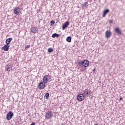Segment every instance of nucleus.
<instances>
[{
  "mask_svg": "<svg viewBox=\"0 0 125 125\" xmlns=\"http://www.w3.org/2000/svg\"><path fill=\"white\" fill-rule=\"evenodd\" d=\"M78 66H79V68L82 66L84 67H88V66H89V61L84 60L83 62H78Z\"/></svg>",
  "mask_w": 125,
  "mask_h": 125,
  "instance_id": "f257e3e1",
  "label": "nucleus"
},
{
  "mask_svg": "<svg viewBox=\"0 0 125 125\" xmlns=\"http://www.w3.org/2000/svg\"><path fill=\"white\" fill-rule=\"evenodd\" d=\"M50 80V75L49 74L47 75H44L42 79V82L45 83H47Z\"/></svg>",
  "mask_w": 125,
  "mask_h": 125,
  "instance_id": "f03ea898",
  "label": "nucleus"
},
{
  "mask_svg": "<svg viewBox=\"0 0 125 125\" xmlns=\"http://www.w3.org/2000/svg\"><path fill=\"white\" fill-rule=\"evenodd\" d=\"M45 118L47 120H49V119H51L52 117H53V113L51 111H48L45 113Z\"/></svg>",
  "mask_w": 125,
  "mask_h": 125,
  "instance_id": "7ed1b4c3",
  "label": "nucleus"
},
{
  "mask_svg": "<svg viewBox=\"0 0 125 125\" xmlns=\"http://www.w3.org/2000/svg\"><path fill=\"white\" fill-rule=\"evenodd\" d=\"M13 116H14V114L13 113V112H12V111H9L7 113L6 116V119L7 121H10V120L12 119V117H13Z\"/></svg>",
  "mask_w": 125,
  "mask_h": 125,
  "instance_id": "20e7f679",
  "label": "nucleus"
},
{
  "mask_svg": "<svg viewBox=\"0 0 125 125\" xmlns=\"http://www.w3.org/2000/svg\"><path fill=\"white\" fill-rule=\"evenodd\" d=\"M77 100L78 101H83L84 100V95L83 94H80L77 96Z\"/></svg>",
  "mask_w": 125,
  "mask_h": 125,
  "instance_id": "39448f33",
  "label": "nucleus"
},
{
  "mask_svg": "<svg viewBox=\"0 0 125 125\" xmlns=\"http://www.w3.org/2000/svg\"><path fill=\"white\" fill-rule=\"evenodd\" d=\"M45 83L43 82H42L38 84V87L39 89H44V88L45 87Z\"/></svg>",
  "mask_w": 125,
  "mask_h": 125,
  "instance_id": "423d86ee",
  "label": "nucleus"
},
{
  "mask_svg": "<svg viewBox=\"0 0 125 125\" xmlns=\"http://www.w3.org/2000/svg\"><path fill=\"white\" fill-rule=\"evenodd\" d=\"M69 25H70V22H69V21H66L62 24V29L65 30V29H66V28H67L68 27V26H69Z\"/></svg>",
  "mask_w": 125,
  "mask_h": 125,
  "instance_id": "0eeeda50",
  "label": "nucleus"
},
{
  "mask_svg": "<svg viewBox=\"0 0 125 125\" xmlns=\"http://www.w3.org/2000/svg\"><path fill=\"white\" fill-rule=\"evenodd\" d=\"M14 13L16 15H18L20 13V8L16 7L14 9Z\"/></svg>",
  "mask_w": 125,
  "mask_h": 125,
  "instance_id": "6e6552de",
  "label": "nucleus"
},
{
  "mask_svg": "<svg viewBox=\"0 0 125 125\" xmlns=\"http://www.w3.org/2000/svg\"><path fill=\"white\" fill-rule=\"evenodd\" d=\"M10 46L8 45H4L3 47H2V49H3L4 51H8L9 50Z\"/></svg>",
  "mask_w": 125,
  "mask_h": 125,
  "instance_id": "1a4fd4ad",
  "label": "nucleus"
},
{
  "mask_svg": "<svg viewBox=\"0 0 125 125\" xmlns=\"http://www.w3.org/2000/svg\"><path fill=\"white\" fill-rule=\"evenodd\" d=\"M110 36H112V33H111V31L107 30L105 32V36L108 39L110 38Z\"/></svg>",
  "mask_w": 125,
  "mask_h": 125,
  "instance_id": "9d476101",
  "label": "nucleus"
},
{
  "mask_svg": "<svg viewBox=\"0 0 125 125\" xmlns=\"http://www.w3.org/2000/svg\"><path fill=\"white\" fill-rule=\"evenodd\" d=\"M12 41V38H8L6 40V41H5L6 44L7 45H9Z\"/></svg>",
  "mask_w": 125,
  "mask_h": 125,
  "instance_id": "9b49d317",
  "label": "nucleus"
},
{
  "mask_svg": "<svg viewBox=\"0 0 125 125\" xmlns=\"http://www.w3.org/2000/svg\"><path fill=\"white\" fill-rule=\"evenodd\" d=\"M6 71H8V72H10V71L12 70V66L10 64H8L6 67Z\"/></svg>",
  "mask_w": 125,
  "mask_h": 125,
  "instance_id": "f8f14e48",
  "label": "nucleus"
},
{
  "mask_svg": "<svg viewBox=\"0 0 125 125\" xmlns=\"http://www.w3.org/2000/svg\"><path fill=\"white\" fill-rule=\"evenodd\" d=\"M38 31V27H32L31 28V31L32 33H34V34H36L37 33V31Z\"/></svg>",
  "mask_w": 125,
  "mask_h": 125,
  "instance_id": "ddd939ff",
  "label": "nucleus"
},
{
  "mask_svg": "<svg viewBox=\"0 0 125 125\" xmlns=\"http://www.w3.org/2000/svg\"><path fill=\"white\" fill-rule=\"evenodd\" d=\"M109 12H110V9H107L106 10H105L104 13H103V17H105L107 13H109Z\"/></svg>",
  "mask_w": 125,
  "mask_h": 125,
  "instance_id": "4468645a",
  "label": "nucleus"
},
{
  "mask_svg": "<svg viewBox=\"0 0 125 125\" xmlns=\"http://www.w3.org/2000/svg\"><path fill=\"white\" fill-rule=\"evenodd\" d=\"M115 31L117 33H118V35H122V31H121V30H120V28H117L115 29Z\"/></svg>",
  "mask_w": 125,
  "mask_h": 125,
  "instance_id": "2eb2a0df",
  "label": "nucleus"
},
{
  "mask_svg": "<svg viewBox=\"0 0 125 125\" xmlns=\"http://www.w3.org/2000/svg\"><path fill=\"white\" fill-rule=\"evenodd\" d=\"M60 37V35L57 34V33H54L52 35V38H58Z\"/></svg>",
  "mask_w": 125,
  "mask_h": 125,
  "instance_id": "dca6fc26",
  "label": "nucleus"
},
{
  "mask_svg": "<svg viewBox=\"0 0 125 125\" xmlns=\"http://www.w3.org/2000/svg\"><path fill=\"white\" fill-rule=\"evenodd\" d=\"M66 42H72V37L68 36L66 38Z\"/></svg>",
  "mask_w": 125,
  "mask_h": 125,
  "instance_id": "f3484780",
  "label": "nucleus"
},
{
  "mask_svg": "<svg viewBox=\"0 0 125 125\" xmlns=\"http://www.w3.org/2000/svg\"><path fill=\"white\" fill-rule=\"evenodd\" d=\"M44 98H45V99H48V98H49V93H46L44 97Z\"/></svg>",
  "mask_w": 125,
  "mask_h": 125,
  "instance_id": "a211bd4d",
  "label": "nucleus"
},
{
  "mask_svg": "<svg viewBox=\"0 0 125 125\" xmlns=\"http://www.w3.org/2000/svg\"><path fill=\"white\" fill-rule=\"evenodd\" d=\"M86 93H87V96L88 95H90V94H91V91H90V90H89V89H87V92H86Z\"/></svg>",
  "mask_w": 125,
  "mask_h": 125,
  "instance_id": "6ab92c4d",
  "label": "nucleus"
},
{
  "mask_svg": "<svg viewBox=\"0 0 125 125\" xmlns=\"http://www.w3.org/2000/svg\"><path fill=\"white\" fill-rule=\"evenodd\" d=\"M48 52H52L53 51V49L51 47L49 48L48 49Z\"/></svg>",
  "mask_w": 125,
  "mask_h": 125,
  "instance_id": "aec40b11",
  "label": "nucleus"
},
{
  "mask_svg": "<svg viewBox=\"0 0 125 125\" xmlns=\"http://www.w3.org/2000/svg\"><path fill=\"white\" fill-rule=\"evenodd\" d=\"M86 70V68L85 67H83L80 71H81L82 72H84V71Z\"/></svg>",
  "mask_w": 125,
  "mask_h": 125,
  "instance_id": "412c9836",
  "label": "nucleus"
},
{
  "mask_svg": "<svg viewBox=\"0 0 125 125\" xmlns=\"http://www.w3.org/2000/svg\"><path fill=\"white\" fill-rule=\"evenodd\" d=\"M87 3H88L87 2H85L83 3V7H86V5H87Z\"/></svg>",
  "mask_w": 125,
  "mask_h": 125,
  "instance_id": "4be33fe9",
  "label": "nucleus"
},
{
  "mask_svg": "<svg viewBox=\"0 0 125 125\" xmlns=\"http://www.w3.org/2000/svg\"><path fill=\"white\" fill-rule=\"evenodd\" d=\"M50 23H51V25H54V24L55 23V21H50Z\"/></svg>",
  "mask_w": 125,
  "mask_h": 125,
  "instance_id": "5701e85b",
  "label": "nucleus"
},
{
  "mask_svg": "<svg viewBox=\"0 0 125 125\" xmlns=\"http://www.w3.org/2000/svg\"><path fill=\"white\" fill-rule=\"evenodd\" d=\"M30 45H27L26 46H25V49H28V48H29V47H30Z\"/></svg>",
  "mask_w": 125,
  "mask_h": 125,
  "instance_id": "b1692460",
  "label": "nucleus"
},
{
  "mask_svg": "<svg viewBox=\"0 0 125 125\" xmlns=\"http://www.w3.org/2000/svg\"><path fill=\"white\" fill-rule=\"evenodd\" d=\"M87 89H85L84 91H83V93L85 95H87Z\"/></svg>",
  "mask_w": 125,
  "mask_h": 125,
  "instance_id": "393cba45",
  "label": "nucleus"
},
{
  "mask_svg": "<svg viewBox=\"0 0 125 125\" xmlns=\"http://www.w3.org/2000/svg\"><path fill=\"white\" fill-rule=\"evenodd\" d=\"M109 23H113V20H111L109 21Z\"/></svg>",
  "mask_w": 125,
  "mask_h": 125,
  "instance_id": "a878e982",
  "label": "nucleus"
},
{
  "mask_svg": "<svg viewBox=\"0 0 125 125\" xmlns=\"http://www.w3.org/2000/svg\"><path fill=\"white\" fill-rule=\"evenodd\" d=\"M93 73H94V72H95V68H94V69L93 70Z\"/></svg>",
  "mask_w": 125,
  "mask_h": 125,
  "instance_id": "bb28decb",
  "label": "nucleus"
},
{
  "mask_svg": "<svg viewBox=\"0 0 125 125\" xmlns=\"http://www.w3.org/2000/svg\"><path fill=\"white\" fill-rule=\"evenodd\" d=\"M120 100H123V98H120Z\"/></svg>",
  "mask_w": 125,
  "mask_h": 125,
  "instance_id": "cd10ccee",
  "label": "nucleus"
},
{
  "mask_svg": "<svg viewBox=\"0 0 125 125\" xmlns=\"http://www.w3.org/2000/svg\"><path fill=\"white\" fill-rule=\"evenodd\" d=\"M94 125H98V124H95Z\"/></svg>",
  "mask_w": 125,
  "mask_h": 125,
  "instance_id": "c85d7f7f",
  "label": "nucleus"
}]
</instances>
